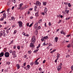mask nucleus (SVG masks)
Listing matches in <instances>:
<instances>
[{
	"instance_id": "obj_42",
	"label": "nucleus",
	"mask_w": 73,
	"mask_h": 73,
	"mask_svg": "<svg viewBox=\"0 0 73 73\" xmlns=\"http://www.w3.org/2000/svg\"><path fill=\"white\" fill-rule=\"evenodd\" d=\"M26 64H27V63L26 62H25L23 64V66H25V65H26Z\"/></svg>"
},
{
	"instance_id": "obj_3",
	"label": "nucleus",
	"mask_w": 73,
	"mask_h": 73,
	"mask_svg": "<svg viewBox=\"0 0 73 73\" xmlns=\"http://www.w3.org/2000/svg\"><path fill=\"white\" fill-rule=\"evenodd\" d=\"M41 4V3L39 1H37L36 2V5H37V6H40Z\"/></svg>"
},
{
	"instance_id": "obj_25",
	"label": "nucleus",
	"mask_w": 73,
	"mask_h": 73,
	"mask_svg": "<svg viewBox=\"0 0 73 73\" xmlns=\"http://www.w3.org/2000/svg\"><path fill=\"white\" fill-rule=\"evenodd\" d=\"M60 33L61 34H63V35H65V33L64 32V31H61Z\"/></svg>"
},
{
	"instance_id": "obj_2",
	"label": "nucleus",
	"mask_w": 73,
	"mask_h": 73,
	"mask_svg": "<svg viewBox=\"0 0 73 73\" xmlns=\"http://www.w3.org/2000/svg\"><path fill=\"white\" fill-rule=\"evenodd\" d=\"M5 57H8L9 56V53L8 52H6L5 54Z\"/></svg>"
},
{
	"instance_id": "obj_40",
	"label": "nucleus",
	"mask_w": 73,
	"mask_h": 73,
	"mask_svg": "<svg viewBox=\"0 0 73 73\" xmlns=\"http://www.w3.org/2000/svg\"><path fill=\"white\" fill-rule=\"evenodd\" d=\"M65 12L67 13H69V10H66Z\"/></svg>"
},
{
	"instance_id": "obj_12",
	"label": "nucleus",
	"mask_w": 73,
	"mask_h": 73,
	"mask_svg": "<svg viewBox=\"0 0 73 73\" xmlns=\"http://www.w3.org/2000/svg\"><path fill=\"white\" fill-rule=\"evenodd\" d=\"M17 69H19L20 68V65L18 64H17Z\"/></svg>"
},
{
	"instance_id": "obj_6",
	"label": "nucleus",
	"mask_w": 73,
	"mask_h": 73,
	"mask_svg": "<svg viewBox=\"0 0 73 73\" xmlns=\"http://www.w3.org/2000/svg\"><path fill=\"white\" fill-rule=\"evenodd\" d=\"M57 69L58 71H60V70L61 69V66H58Z\"/></svg>"
},
{
	"instance_id": "obj_47",
	"label": "nucleus",
	"mask_w": 73,
	"mask_h": 73,
	"mask_svg": "<svg viewBox=\"0 0 73 73\" xmlns=\"http://www.w3.org/2000/svg\"><path fill=\"white\" fill-rule=\"evenodd\" d=\"M26 8V7H22V9H25Z\"/></svg>"
},
{
	"instance_id": "obj_63",
	"label": "nucleus",
	"mask_w": 73,
	"mask_h": 73,
	"mask_svg": "<svg viewBox=\"0 0 73 73\" xmlns=\"http://www.w3.org/2000/svg\"><path fill=\"white\" fill-rule=\"evenodd\" d=\"M13 42V40H12L11 42L10 43V44H12Z\"/></svg>"
},
{
	"instance_id": "obj_61",
	"label": "nucleus",
	"mask_w": 73,
	"mask_h": 73,
	"mask_svg": "<svg viewBox=\"0 0 73 73\" xmlns=\"http://www.w3.org/2000/svg\"><path fill=\"white\" fill-rule=\"evenodd\" d=\"M24 68L25 69H26V70H27V67L26 66V67H24Z\"/></svg>"
},
{
	"instance_id": "obj_36",
	"label": "nucleus",
	"mask_w": 73,
	"mask_h": 73,
	"mask_svg": "<svg viewBox=\"0 0 73 73\" xmlns=\"http://www.w3.org/2000/svg\"><path fill=\"white\" fill-rule=\"evenodd\" d=\"M67 47L68 48H70V44H69L68 45H67Z\"/></svg>"
},
{
	"instance_id": "obj_50",
	"label": "nucleus",
	"mask_w": 73,
	"mask_h": 73,
	"mask_svg": "<svg viewBox=\"0 0 73 73\" xmlns=\"http://www.w3.org/2000/svg\"><path fill=\"white\" fill-rule=\"evenodd\" d=\"M72 70H73V66H72L71 67Z\"/></svg>"
},
{
	"instance_id": "obj_17",
	"label": "nucleus",
	"mask_w": 73,
	"mask_h": 73,
	"mask_svg": "<svg viewBox=\"0 0 73 73\" xmlns=\"http://www.w3.org/2000/svg\"><path fill=\"white\" fill-rule=\"evenodd\" d=\"M35 65H38V62L36 60L35 61Z\"/></svg>"
},
{
	"instance_id": "obj_14",
	"label": "nucleus",
	"mask_w": 73,
	"mask_h": 73,
	"mask_svg": "<svg viewBox=\"0 0 73 73\" xmlns=\"http://www.w3.org/2000/svg\"><path fill=\"white\" fill-rule=\"evenodd\" d=\"M47 11H48V10L47 9V8H46V7H45L44 8V12L45 13H46V12H47Z\"/></svg>"
},
{
	"instance_id": "obj_7",
	"label": "nucleus",
	"mask_w": 73,
	"mask_h": 73,
	"mask_svg": "<svg viewBox=\"0 0 73 73\" xmlns=\"http://www.w3.org/2000/svg\"><path fill=\"white\" fill-rule=\"evenodd\" d=\"M34 44L35 43H32V42H31V43L30 44V47H31L32 48V47H34Z\"/></svg>"
},
{
	"instance_id": "obj_15",
	"label": "nucleus",
	"mask_w": 73,
	"mask_h": 73,
	"mask_svg": "<svg viewBox=\"0 0 73 73\" xmlns=\"http://www.w3.org/2000/svg\"><path fill=\"white\" fill-rule=\"evenodd\" d=\"M4 17H3L1 18L0 19V21H3V20H4Z\"/></svg>"
},
{
	"instance_id": "obj_55",
	"label": "nucleus",
	"mask_w": 73,
	"mask_h": 73,
	"mask_svg": "<svg viewBox=\"0 0 73 73\" xmlns=\"http://www.w3.org/2000/svg\"><path fill=\"white\" fill-rule=\"evenodd\" d=\"M3 23L4 24H7V22L5 21L3 22Z\"/></svg>"
},
{
	"instance_id": "obj_31",
	"label": "nucleus",
	"mask_w": 73,
	"mask_h": 73,
	"mask_svg": "<svg viewBox=\"0 0 73 73\" xmlns=\"http://www.w3.org/2000/svg\"><path fill=\"white\" fill-rule=\"evenodd\" d=\"M31 52H32V51H31V50L28 51V53L29 54H31Z\"/></svg>"
},
{
	"instance_id": "obj_62",
	"label": "nucleus",
	"mask_w": 73,
	"mask_h": 73,
	"mask_svg": "<svg viewBox=\"0 0 73 73\" xmlns=\"http://www.w3.org/2000/svg\"><path fill=\"white\" fill-rule=\"evenodd\" d=\"M44 25H45V27H46V23H45Z\"/></svg>"
},
{
	"instance_id": "obj_59",
	"label": "nucleus",
	"mask_w": 73,
	"mask_h": 73,
	"mask_svg": "<svg viewBox=\"0 0 73 73\" xmlns=\"http://www.w3.org/2000/svg\"><path fill=\"white\" fill-rule=\"evenodd\" d=\"M52 46V44L50 43V44H49V45L48 46H49H49H50H50Z\"/></svg>"
},
{
	"instance_id": "obj_21",
	"label": "nucleus",
	"mask_w": 73,
	"mask_h": 73,
	"mask_svg": "<svg viewBox=\"0 0 73 73\" xmlns=\"http://www.w3.org/2000/svg\"><path fill=\"white\" fill-rule=\"evenodd\" d=\"M3 16L4 17H4V18H5V19L6 18V14L5 13H4L3 14Z\"/></svg>"
},
{
	"instance_id": "obj_33",
	"label": "nucleus",
	"mask_w": 73,
	"mask_h": 73,
	"mask_svg": "<svg viewBox=\"0 0 73 73\" xmlns=\"http://www.w3.org/2000/svg\"><path fill=\"white\" fill-rule=\"evenodd\" d=\"M13 57L15 58V57H16V54H14L13 55Z\"/></svg>"
},
{
	"instance_id": "obj_30",
	"label": "nucleus",
	"mask_w": 73,
	"mask_h": 73,
	"mask_svg": "<svg viewBox=\"0 0 73 73\" xmlns=\"http://www.w3.org/2000/svg\"><path fill=\"white\" fill-rule=\"evenodd\" d=\"M17 48L18 49V50H19V49H20V47L19 46H17Z\"/></svg>"
},
{
	"instance_id": "obj_49",
	"label": "nucleus",
	"mask_w": 73,
	"mask_h": 73,
	"mask_svg": "<svg viewBox=\"0 0 73 73\" xmlns=\"http://www.w3.org/2000/svg\"><path fill=\"white\" fill-rule=\"evenodd\" d=\"M41 14L42 15H45V13H41Z\"/></svg>"
},
{
	"instance_id": "obj_10",
	"label": "nucleus",
	"mask_w": 73,
	"mask_h": 73,
	"mask_svg": "<svg viewBox=\"0 0 73 73\" xmlns=\"http://www.w3.org/2000/svg\"><path fill=\"white\" fill-rule=\"evenodd\" d=\"M4 56V52H2L0 54V57H1Z\"/></svg>"
},
{
	"instance_id": "obj_53",
	"label": "nucleus",
	"mask_w": 73,
	"mask_h": 73,
	"mask_svg": "<svg viewBox=\"0 0 73 73\" xmlns=\"http://www.w3.org/2000/svg\"><path fill=\"white\" fill-rule=\"evenodd\" d=\"M58 60V58H57L56 59V60H55V62H56Z\"/></svg>"
},
{
	"instance_id": "obj_32",
	"label": "nucleus",
	"mask_w": 73,
	"mask_h": 73,
	"mask_svg": "<svg viewBox=\"0 0 73 73\" xmlns=\"http://www.w3.org/2000/svg\"><path fill=\"white\" fill-rule=\"evenodd\" d=\"M32 25H33V23L31 24L29 26V27H31V26Z\"/></svg>"
},
{
	"instance_id": "obj_58",
	"label": "nucleus",
	"mask_w": 73,
	"mask_h": 73,
	"mask_svg": "<svg viewBox=\"0 0 73 73\" xmlns=\"http://www.w3.org/2000/svg\"><path fill=\"white\" fill-rule=\"evenodd\" d=\"M33 17H31L30 18V19H33Z\"/></svg>"
},
{
	"instance_id": "obj_52",
	"label": "nucleus",
	"mask_w": 73,
	"mask_h": 73,
	"mask_svg": "<svg viewBox=\"0 0 73 73\" xmlns=\"http://www.w3.org/2000/svg\"><path fill=\"white\" fill-rule=\"evenodd\" d=\"M46 62V60H43V64L45 63V62Z\"/></svg>"
},
{
	"instance_id": "obj_20",
	"label": "nucleus",
	"mask_w": 73,
	"mask_h": 73,
	"mask_svg": "<svg viewBox=\"0 0 73 73\" xmlns=\"http://www.w3.org/2000/svg\"><path fill=\"white\" fill-rule=\"evenodd\" d=\"M38 50H39L38 49H36L34 51V53H36V52H38Z\"/></svg>"
},
{
	"instance_id": "obj_41",
	"label": "nucleus",
	"mask_w": 73,
	"mask_h": 73,
	"mask_svg": "<svg viewBox=\"0 0 73 73\" xmlns=\"http://www.w3.org/2000/svg\"><path fill=\"white\" fill-rule=\"evenodd\" d=\"M9 9H8L7 10V13H9Z\"/></svg>"
},
{
	"instance_id": "obj_51",
	"label": "nucleus",
	"mask_w": 73,
	"mask_h": 73,
	"mask_svg": "<svg viewBox=\"0 0 73 73\" xmlns=\"http://www.w3.org/2000/svg\"><path fill=\"white\" fill-rule=\"evenodd\" d=\"M41 29V26H39L38 27V29Z\"/></svg>"
},
{
	"instance_id": "obj_44",
	"label": "nucleus",
	"mask_w": 73,
	"mask_h": 73,
	"mask_svg": "<svg viewBox=\"0 0 73 73\" xmlns=\"http://www.w3.org/2000/svg\"><path fill=\"white\" fill-rule=\"evenodd\" d=\"M43 5H46V2H43Z\"/></svg>"
},
{
	"instance_id": "obj_60",
	"label": "nucleus",
	"mask_w": 73,
	"mask_h": 73,
	"mask_svg": "<svg viewBox=\"0 0 73 73\" xmlns=\"http://www.w3.org/2000/svg\"><path fill=\"white\" fill-rule=\"evenodd\" d=\"M16 46H13V49H16Z\"/></svg>"
},
{
	"instance_id": "obj_23",
	"label": "nucleus",
	"mask_w": 73,
	"mask_h": 73,
	"mask_svg": "<svg viewBox=\"0 0 73 73\" xmlns=\"http://www.w3.org/2000/svg\"><path fill=\"white\" fill-rule=\"evenodd\" d=\"M56 50L55 49L54 50H52V51H51L50 52V53H53V52H55V51H56Z\"/></svg>"
},
{
	"instance_id": "obj_29",
	"label": "nucleus",
	"mask_w": 73,
	"mask_h": 73,
	"mask_svg": "<svg viewBox=\"0 0 73 73\" xmlns=\"http://www.w3.org/2000/svg\"><path fill=\"white\" fill-rule=\"evenodd\" d=\"M70 19V17H69L68 18H67L66 19V20H69Z\"/></svg>"
},
{
	"instance_id": "obj_19",
	"label": "nucleus",
	"mask_w": 73,
	"mask_h": 73,
	"mask_svg": "<svg viewBox=\"0 0 73 73\" xmlns=\"http://www.w3.org/2000/svg\"><path fill=\"white\" fill-rule=\"evenodd\" d=\"M12 53V54L13 55H14V54H15V53H16V51H13Z\"/></svg>"
},
{
	"instance_id": "obj_28",
	"label": "nucleus",
	"mask_w": 73,
	"mask_h": 73,
	"mask_svg": "<svg viewBox=\"0 0 73 73\" xmlns=\"http://www.w3.org/2000/svg\"><path fill=\"white\" fill-rule=\"evenodd\" d=\"M11 19L13 21H15V18L14 17H11Z\"/></svg>"
},
{
	"instance_id": "obj_38",
	"label": "nucleus",
	"mask_w": 73,
	"mask_h": 73,
	"mask_svg": "<svg viewBox=\"0 0 73 73\" xmlns=\"http://www.w3.org/2000/svg\"><path fill=\"white\" fill-rule=\"evenodd\" d=\"M68 6L69 7H71V5H70V3H69L68 4Z\"/></svg>"
},
{
	"instance_id": "obj_18",
	"label": "nucleus",
	"mask_w": 73,
	"mask_h": 73,
	"mask_svg": "<svg viewBox=\"0 0 73 73\" xmlns=\"http://www.w3.org/2000/svg\"><path fill=\"white\" fill-rule=\"evenodd\" d=\"M38 11L36 13H35V16L36 17L38 16Z\"/></svg>"
},
{
	"instance_id": "obj_34",
	"label": "nucleus",
	"mask_w": 73,
	"mask_h": 73,
	"mask_svg": "<svg viewBox=\"0 0 73 73\" xmlns=\"http://www.w3.org/2000/svg\"><path fill=\"white\" fill-rule=\"evenodd\" d=\"M40 44H39L38 45V46H37V47H36V48H37V49H38V48H40Z\"/></svg>"
},
{
	"instance_id": "obj_22",
	"label": "nucleus",
	"mask_w": 73,
	"mask_h": 73,
	"mask_svg": "<svg viewBox=\"0 0 73 73\" xmlns=\"http://www.w3.org/2000/svg\"><path fill=\"white\" fill-rule=\"evenodd\" d=\"M44 39H45L46 40H47L48 38V36H44Z\"/></svg>"
},
{
	"instance_id": "obj_16",
	"label": "nucleus",
	"mask_w": 73,
	"mask_h": 73,
	"mask_svg": "<svg viewBox=\"0 0 73 73\" xmlns=\"http://www.w3.org/2000/svg\"><path fill=\"white\" fill-rule=\"evenodd\" d=\"M23 5V3H20L19 5V7L20 8H22V5Z\"/></svg>"
},
{
	"instance_id": "obj_35",
	"label": "nucleus",
	"mask_w": 73,
	"mask_h": 73,
	"mask_svg": "<svg viewBox=\"0 0 73 73\" xmlns=\"http://www.w3.org/2000/svg\"><path fill=\"white\" fill-rule=\"evenodd\" d=\"M41 41H43L44 40V38H42V39H41Z\"/></svg>"
},
{
	"instance_id": "obj_46",
	"label": "nucleus",
	"mask_w": 73,
	"mask_h": 73,
	"mask_svg": "<svg viewBox=\"0 0 73 73\" xmlns=\"http://www.w3.org/2000/svg\"><path fill=\"white\" fill-rule=\"evenodd\" d=\"M13 2L14 3H16V0H13Z\"/></svg>"
},
{
	"instance_id": "obj_39",
	"label": "nucleus",
	"mask_w": 73,
	"mask_h": 73,
	"mask_svg": "<svg viewBox=\"0 0 73 73\" xmlns=\"http://www.w3.org/2000/svg\"><path fill=\"white\" fill-rule=\"evenodd\" d=\"M34 63L33 62H31L30 63V65H31V66H32V65H33V64H34Z\"/></svg>"
},
{
	"instance_id": "obj_56",
	"label": "nucleus",
	"mask_w": 73,
	"mask_h": 73,
	"mask_svg": "<svg viewBox=\"0 0 73 73\" xmlns=\"http://www.w3.org/2000/svg\"><path fill=\"white\" fill-rule=\"evenodd\" d=\"M61 20H60L58 22V23H61Z\"/></svg>"
},
{
	"instance_id": "obj_48",
	"label": "nucleus",
	"mask_w": 73,
	"mask_h": 73,
	"mask_svg": "<svg viewBox=\"0 0 73 73\" xmlns=\"http://www.w3.org/2000/svg\"><path fill=\"white\" fill-rule=\"evenodd\" d=\"M48 25H49V26H50L51 25V23L50 22H49Z\"/></svg>"
},
{
	"instance_id": "obj_4",
	"label": "nucleus",
	"mask_w": 73,
	"mask_h": 73,
	"mask_svg": "<svg viewBox=\"0 0 73 73\" xmlns=\"http://www.w3.org/2000/svg\"><path fill=\"white\" fill-rule=\"evenodd\" d=\"M18 23L19 24V26L20 28H21L23 27V23L21 21H19Z\"/></svg>"
},
{
	"instance_id": "obj_27",
	"label": "nucleus",
	"mask_w": 73,
	"mask_h": 73,
	"mask_svg": "<svg viewBox=\"0 0 73 73\" xmlns=\"http://www.w3.org/2000/svg\"><path fill=\"white\" fill-rule=\"evenodd\" d=\"M3 36L4 37L5 36H5L7 35H6V34H5V32H3Z\"/></svg>"
},
{
	"instance_id": "obj_11",
	"label": "nucleus",
	"mask_w": 73,
	"mask_h": 73,
	"mask_svg": "<svg viewBox=\"0 0 73 73\" xmlns=\"http://www.w3.org/2000/svg\"><path fill=\"white\" fill-rule=\"evenodd\" d=\"M38 25V23H36L35 24V25H34V28H37V26Z\"/></svg>"
},
{
	"instance_id": "obj_5",
	"label": "nucleus",
	"mask_w": 73,
	"mask_h": 73,
	"mask_svg": "<svg viewBox=\"0 0 73 73\" xmlns=\"http://www.w3.org/2000/svg\"><path fill=\"white\" fill-rule=\"evenodd\" d=\"M58 37H56L54 38V42H57L58 41Z\"/></svg>"
},
{
	"instance_id": "obj_26",
	"label": "nucleus",
	"mask_w": 73,
	"mask_h": 73,
	"mask_svg": "<svg viewBox=\"0 0 73 73\" xmlns=\"http://www.w3.org/2000/svg\"><path fill=\"white\" fill-rule=\"evenodd\" d=\"M16 33H17V31L16 30H14L13 32V34L15 35V34H16Z\"/></svg>"
},
{
	"instance_id": "obj_37",
	"label": "nucleus",
	"mask_w": 73,
	"mask_h": 73,
	"mask_svg": "<svg viewBox=\"0 0 73 73\" xmlns=\"http://www.w3.org/2000/svg\"><path fill=\"white\" fill-rule=\"evenodd\" d=\"M7 65H9L10 64V62H7Z\"/></svg>"
},
{
	"instance_id": "obj_54",
	"label": "nucleus",
	"mask_w": 73,
	"mask_h": 73,
	"mask_svg": "<svg viewBox=\"0 0 73 73\" xmlns=\"http://www.w3.org/2000/svg\"><path fill=\"white\" fill-rule=\"evenodd\" d=\"M41 69H42V68H39V70H40V71H41Z\"/></svg>"
},
{
	"instance_id": "obj_43",
	"label": "nucleus",
	"mask_w": 73,
	"mask_h": 73,
	"mask_svg": "<svg viewBox=\"0 0 73 73\" xmlns=\"http://www.w3.org/2000/svg\"><path fill=\"white\" fill-rule=\"evenodd\" d=\"M13 51H12V50H10V51H9V52L10 53H12L13 52Z\"/></svg>"
},
{
	"instance_id": "obj_24",
	"label": "nucleus",
	"mask_w": 73,
	"mask_h": 73,
	"mask_svg": "<svg viewBox=\"0 0 73 73\" xmlns=\"http://www.w3.org/2000/svg\"><path fill=\"white\" fill-rule=\"evenodd\" d=\"M60 57V54H57V58H58Z\"/></svg>"
},
{
	"instance_id": "obj_13",
	"label": "nucleus",
	"mask_w": 73,
	"mask_h": 73,
	"mask_svg": "<svg viewBox=\"0 0 73 73\" xmlns=\"http://www.w3.org/2000/svg\"><path fill=\"white\" fill-rule=\"evenodd\" d=\"M9 30H11V28H9V29H7V30L6 31L7 33L8 34L9 33Z\"/></svg>"
},
{
	"instance_id": "obj_45",
	"label": "nucleus",
	"mask_w": 73,
	"mask_h": 73,
	"mask_svg": "<svg viewBox=\"0 0 73 73\" xmlns=\"http://www.w3.org/2000/svg\"><path fill=\"white\" fill-rule=\"evenodd\" d=\"M37 6H35V9L36 10L37 9Z\"/></svg>"
},
{
	"instance_id": "obj_57",
	"label": "nucleus",
	"mask_w": 73,
	"mask_h": 73,
	"mask_svg": "<svg viewBox=\"0 0 73 73\" xmlns=\"http://www.w3.org/2000/svg\"><path fill=\"white\" fill-rule=\"evenodd\" d=\"M29 11H32L33 9V8L29 9Z\"/></svg>"
},
{
	"instance_id": "obj_8",
	"label": "nucleus",
	"mask_w": 73,
	"mask_h": 73,
	"mask_svg": "<svg viewBox=\"0 0 73 73\" xmlns=\"http://www.w3.org/2000/svg\"><path fill=\"white\" fill-rule=\"evenodd\" d=\"M27 68L26 69L27 70H29L30 68H31V66L29 65H27Z\"/></svg>"
},
{
	"instance_id": "obj_9",
	"label": "nucleus",
	"mask_w": 73,
	"mask_h": 73,
	"mask_svg": "<svg viewBox=\"0 0 73 73\" xmlns=\"http://www.w3.org/2000/svg\"><path fill=\"white\" fill-rule=\"evenodd\" d=\"M3 34H4V33L3 31H1L0 32V37H1Z\"/></svg>"
},
{
	"instance_id": "obj_64",
	"label": "nucleus",
	"mask_w": 73,
	"mask_h": 73,
	"mask_svg": "<svg viewBox=\"0 0 73 73\" xmlns=\"http://www.w3.org/2000/svg\"><path fill=\"white\" fill-rule=\"evenodd\" d=\"M70 36V35H67L66 36V37H69V36Z\"/></svg>"
},
{
	"instance_id": "obj_1",
	"label": "nucleus",
	"mask_w": 73,
	"mask_h": 73,
	"mask_svg": "<svg viewBox=\"0 0 73 73\" xmlns=\"http://www.w3.org/2000/svg\"><path fill=\"white\" fill-rule=\"evenodd\" d=\"M36 39L35 36H33L32 38V40H31V42L33 43H35Z\"/></svg>"
}]
</instances>
